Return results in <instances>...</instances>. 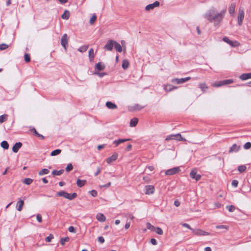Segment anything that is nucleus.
<instances>
[{
  "label": "nucleus",
  "mask_w": 251,
  "mask_h": 251,
  "mask_svg": "<svg viewBox=\"0 0 251 251\" xmlns=\"http://www.w3.org/2000/svg\"><path fill=\"white\" fill-rule=\"evenodd\" d=\"M129 62L127 60H124L122 63V67L124 69H126L129 67Z\"/></svg>",
  "instance_id": "33"
},
{
  "label": "nucleus",
  "mask_w": 251,
  "mask_h": 251,
  "mask_svg": "<svg viewBox=\"0 0 251 251\" xmlns=\"http://www.w3.org/2000/svg\"><path fill=\"white\" fill-rule=\"evenodd\" d=\"M114 47L116 51H117L119 52H121L122 51V46H121V45L119 43H118L116 41H115Z\"/></svg>",
  "instance_id": "23"
},
{
  "label": "nucleus",
  "mask_w": 251,
  "mask_h": 251,
  "mask_svg": "<svg viewBox=\"0 0 251 251\" xmlns=\"http://www.w3.org/2000/svg\"><path fill=\"white\" fill-rule=\"evenodd\" d=\"M1 147L5 150H7L9 148V144L6 141H3L1 143Z\"/></svg>",
  "instance_id": "34"
},
{
  "label": "nucleus",
  "mask_w": 251,
  "mask_h": 251,
  "mask_svg": "<svg viewBox=\"0 0 251 251\" xmlns=\"http://www.w3.org/2000/svg\"><path fill=\"white\" fill-rule=\"evenodd\" d=\"M68 194L67 192L64 191H61L57 193V195L59 197H63L66 199L68 197Z\"/></svg>",
  "instance_id": "28"
},
{
  "label": "nucleus",
  "mask_w": 251,
  "mask_h": 251,
  "mask_svg": "<svg viewBox=\"0 0 251 251\" xmlns=\"http://www.w3.org/2000/svg\"><path fill=\"white\" fill-rule=\"evenodd\" d=\"M73 169V166L72 164H68L66 168V171L68 172L72 171Z\"/></svg>",
  "instance_id": "47"
},
{
  "label": "nucleus",
  "mask_w": 251,
  "mask_h": 251,
  "mask_svg": "<svg viewBox=\"0 0 251 251\" xmlns=\"http://www.w3.org/2000/svg\"><path fill=\"white\" fill-rule=\"evenodd\" d=\"M138 122V119L137 118H133L130 121V126L131 127H135Z\"/></svg>",
  "instance_id": "25"
},
{
  "label": "nucleus",
  "mask_w": 251,
  "mask_h": 251,
  "mask_svg": "<svg viewBox=\"0 0 251 251\" xmlns=\"http://www.w3.org/2000/svg\"><path fill=\"white\" fill-rule=\"evenodd\" d=\"M180 171V168L178 167H176L166 170L165 171V174L168 176H171L177 174Z\"/></svg>",
  "instance_id": "5"
},
{
  "label": "nucleus",
  "mask_w": 251,
  "mask_h": 251,
  "mask_svg": "<svg viewBox=\"0 0 251 251\" xmlns=\"http://www.w3.org/2000/svg\"><path fill=\"white\" fill-rule=\"evenodd\" d=\"M216 228L217 229H225L226 230H227L228 229V227L225 225L217 226H216Z\"/></svg>",
  "instance_id": "49"
},
{
  "label": "nucleus",
  "mask_w": 251,
  "mask_h": 251,
  "mask_svg": "<svg viewBox=\"0 0 251 251\" xmlns=\"http://www.w3.org/2000/svg\"><path fill=\"white\" fill-rule=\"evenodd\" d=\"M98 241L100 243H103L104 242V239L103 237L102 236H100L98 238Z\"/></svg>",
  "instance_id": "60"
},
{
  "label": "nucleus",
  "mask_w": 251,
  "mask_h": 251,
  "mask_svg": "<svg viewBox=\"0 0 251 251\" xmlns=\"http://www.w3.org/2000/svg\"><path fill=\"white\" fill-rule=\"evenodd\" d=\"M181 225L184 226V227H185L186 228H189V229H190L191 230H192V229H193L192 228H191L190 226V225L188 224H186V223H182L181 224Z\"/></svg>",
  "instance_id": "58"
},
{
  "label": "nucleus",
  "mask_w": 251,
  "mask_h": 251,
  "mask_svg": "<svg viewBox=\"0 0 251 251\" xmlns=\"http://www.w3.org/2000/svg\"><path fill=\"white\" fill-rule=\"evenodd\" d=\"M64 172V170H54L52 171V175L53 176H60Z\"/></svg>",
  "instance_id": "27"
},
{
  "label": "nucleus",
  "mask_w": 251,
  "mask_h": 251,
  "mask_svg": "<svg viewBox=\"0 0 251 251\" xmlns=\"http://www.w3.org/2000/svg\"><path fill=\"white\" fill-rule=\"evenodd\" d=\"M50 172L48 169H43L39 172V175L41 176L44 175H47Z\"/></svg>",
  "instance_id": "31"
},
{
  "label": "nucleus",
  "mask_w": 251,
  "mask_h": 251,
  "mask_svg": "<svg viewBox=\"0 0 251 251\" xmlns=\"http://www.w3.org/2000/svg\"><path fill=\"white\" fill-rule=\"evenodd\" d=\"M150 242L151 244H152L153 245H156L157 244V241L156 239L154 238L151 239Z\"/></svg>",
  "instance_id": "61"
},
{
  "label": "nucleus",
  "mask_w": 251,
  "mask_h": 251,
  "mask_svg": "<svg viewBox=\"0 0 251 251\" xmlns=\"http://www.w3.org/2000/svg\"><path fill=\"white\" fill-rule=\"evenodd\" d=\"M226 208L229 212H233L235 209V207L234 205H228L226 206Z\"/></svg>",
  "instance_id": "48"
},
{
  "label": "nucleus",
  "mask_w": 251,
  "mask_h": 251,
  "mask_svg": "<svg viewBox=\"0 0 251 251\" xmlns=\"http://www.w3.org/2000/svg\"><path fill=\"white\" fill-rule=\"evenodd\" d=\"M61 152V150H60V149H56V150L53 151L50 153V155L52 156H56V155H57L59 154Z\"/></svg>",
  "instance_id": "32"
},
{
  "label": "nucleus",
  "mask_w": 251,
  "mask_h": 251,
  "mask_svg": "<svg viewBox=\"0 0 251 251\" xmlns=\"http://www.w3.org/2000/svg\"><path fill=\"white\" fill-rule=\"evenodd\" d=\"M132 149V145L131 144H129L126 148L125 150L127 151H130Z\"/></svg>",
  "instance_id": "62"
},
{
  "label": "nucleus",
  "mask_w": 251,
  "mask_h": 251,
  "mask_svg": "<svg viewBox=\"0 0 251 251\" xmlns=\"http://www.w3.org/2000/svg\"><path fill=\"white\" fill-rule=\"evenodd\" d=\"M8 47V45L5 44H1L0 45V50H2L6 49Z\"/></svg>",
  "instance_id": "51"
},
{
  "label": "nucleus",
  "mask_w": 251,
  "mask_h": 251,
  "mask_svg": "<svg viewBox=\"0 0 251 251\" xmlns=\"http://www.w3.org/2000/svg\"><path fill=\"white\" fill-rule=\"evenodd\" d=\"M171 140H176L177 141H186V139L185 138H183L181 136V134L179 133L169 135L165 139L166 141H170Z\"/></svg>",
  "instance_id": "2"
},
{
  "label": "nucleus",
  "mask_w": 251,
  "mask_h": 251,
  "mask_svg": "<svg viewBox=\"0 0 251 251\" xmlns=\"http://www.w3.org/2000/svg\"><path fill=\"white\" fill-rule=\"evenodd\" d=\"M8 115L7 114H3L0 116V123H2L5 121L7 119Z\"/></svg>",
  "instance_id": "38"
},
{
  "label": "nucleus",
  "mask_w": 251,
  "mask_h": 251,
  "mask_svg": "<svg viewBox=\"0 0 251 251\" xmlns=\"http://www.w3.org/2000/svg\"><path fill=\"white\" fill-rule=\"evenodd\" d=\"M223 40L227 43V44H228L229 45L230 44V43H231V41L230 40L228 37H224L223 39Z\"/></svg>",
  "instance_id": "55"
},
{
  "label": "nucleus",
  "mask_w": 251,
  "mask_h": 251,
  "mask_svg": "<svg viewBox=\"0 0 251 251\" xmlns=\"http://www.w3.org/2000/svg\"><path fill=\"white\" fill-rule=\"evenodd\" d=\"M192 232L197 236H207L210 234V233L202 230L200 228L192 229Z\"/></svg>",
  "instance_id": "4"
},
{
  "label": "nucleus",
  "mask_w": 251,
  "mask_h": 251,
  "mask_svg": "<svg viewBox=\"0 0 251 251\" xmlns=\"http://www.w3.org/2000/svg\"><path fill=\"white\" fill-rule=\"evenodd\" d=\"M88 49V46H81L78 49V51L81 52H85Z\"/></svg>",
  "instance_id": "43"
},
{
  "label": "nucleus",
  "mask_w": 251,
  "mask_h": 251,
  "mask_svg": "<svg viewBox=\"0 0 251 251\" xmlns=\"http://www.w3.org/2000/svg\"><path fill=\"white\" fill-rule=\"evenodd\" d=\"M180 202L177 200L175 201L174 202V204L176 207L179 206L180 205Z\"/></svg>",
  "instance_id": "64"
},
{
  "label": "nucleus",
  "mask_w": 251,
  "mask_h": 251,
  "mask_svg": "<svg viewBox=\"0 0 251 251\" xmlns=\"http://www.w3.org/2000/svg\"><path fill=\"white\" fill-rule=\"evenodd\" d=\"M144 107V106H141V105L139 104H136L134 105L133 107V110H140L142 109H143Z\"/></svg>",
  "instance_id": "35"
},
{
  "label": "nucleus",
  "mask_w": 251,
  "mask_h": 251,
  "mask_svg": "<svg viewBox=\"0 0 251 251\" xmlns=\"http://www.w3.org/2000/svg\"><path fill=\"white\" fill-rule=\"evenodd\" d=\"M191 79L190 77H187L185 78H175L173 79L172 80V82L174 83H176L177 84H182Z\"/></svg>",
  "instance_id": "6"
},
{
  "label": "nucleus",
  "mask_w": 251,
  "mask_h": 251,
  "mask_svg": "<svg viewBox=\"0 0 251 251\" xmlns=\"http://www.w3.org/2000/svg\"><path fill=\"white\" fill-rule=\"evenodd\" d=\"M154 192V187L152 185H147L146 186L145 193L148 195L152 194Z\"/></svg>",
  "instance_id": "13"
},
{
  "label": "nucleus",
  "mask_w": 251,
  "mask_h": 251,
  "mask_svg": "<svg viewBox=\"0 0 251 251\" xmlns=\"http://www.w3.org/2000/svg\"><path fill=\"white\" fill-rule=\"evenodd\" d=\"M251 148V143L249 142H247L244 145V148L246 150H248Z\"/></svg>",
  "instance_id": "50"
},
{
  "label": "nucleus",
  "mask_w": 251,
  "mask_h": 251,
  "mask_svg": "<svg viewBox=\"0 0 251 251\" xmlns=\"http://www.w3.org/2000/svg\"><path fill=\"white\" fill-rule=\"evenodd\" d=\"M89 193L94 197H95L97 196V195H98L97 191L96 190H93L90 191L89 192Z\"/></svg>",
  "instance_id": "53"
},
{
  "label": "nucleus",
  "mask_w": 251,
  "mask_h": 251,
  "mask_svg": "<svg viewBox=\"0 0 251 251\" xmlns=\"http://www.w3.org/2000/svg\"><path fill=\"white\" fill-rule=\"evenodd\" d=\"M22 144L21 142L16 143L12 147V151L16 153L21 148Z\"/></svg>",
  "instance_id": "16"
},
{
  "label": "nucleus",
  "mask_w": 251,
  "mask_h": 251,
  "mask_svg": "<svg viewBox=\"0 0 251 251\" xmlns=\"http://www.w3.org/2000/svg\"><path fill=\"white\" fill-rule=\"evenodd\" d=\"M101 172V169L100 167H98L97 169L96 172L95 173V176H97Z\"/></svg>",
  "instance_id": "63"
},
{
  "label": "nucleus",
  "mask_w": 251,
  "mask_h": 251,
  "mask_svg": "<svg viewBox=\"0 0 251 251\" xmlns=\"http://www.w3.org/2000/svg\"><path fill=\"white\" fill-rule=\"evenodd\" d=\"M69 238L68 237H65V238H61V239L60 240V244L62 245H64L65 244V242L69 241Z\"/></svg>",
  "instance_id": "44"
},
{
  "label": "nucleus",
  "mask_w": 251,
  "mask_h": 251,
  "mask_svg": "<svg viewBox=\"0 0 251 251\" xmlns=\"http://www.w3.org/2000/svg\"><path fill=\"white\" fill-rule=\"evenodd\" d=\"M236 7V3L235 2H232L229 7V13L230 14H232L235 12V9Z\"/></svg>",
  "instance_id": "24"
},
{
  "label": "nucleus",
  "mask_w": 251,
  "mask_h": 251,
  "mask_svg": "<svg viewBox=\"0 0 251 251\" xmlns=\"http://www.w3.org/2000/svg\"><path fill=\"white\" fill-rule=\"evenodd\" d=\"M25 61L26 62H29L30 61V57L29 54L28 53H25L24 55Z\"/></svg>",
  "instance_id": "45"
},
{
  "label": "nucleus",
  "mask_w": 251,
  "mask_h": 251,
  "mask_svg": "<svg viewBox=\"0 0 251 251\" xmlns=\"http://www.w3.org/2000/svg\"><path fill=\"white\" fill-rule=\"evenodd\" d=\"M70 17V12L68 10L64 11V13L62 15L61 18L63 19L68 20Z\"/></svg>",
  "instance_id": "30"
},
{
  "label": "nucleus",
  "mask_w": 251,
  "mask_h": 251,
  "mask_svg": "<svg viewBox=\"0 0 251 251\" xmlns=\"http://www.w3.org/2000/svg\"><path fill=\"white\" fill-rule=\"evenodd\" d=\"M105 105L109 109H115L117 108V105L111 101H107Z\"/></svg>",
  "instance_id": "17"
},
{
  "label": "nucleus",
  "mask_w": 251,
  "mask_h": 251,
  "mask_svg": "<svg viewBox=\"0 0 251 251\" xmlns=\"http://www.w3.org/2000/svg\"><path fill=\"white\" fill-rule=\"evenodd\" d=\"M240 146H238L236 144H234L232 145V146L230 148L229 150L228 151L229 153H232L234 152H237L240 149Z\"/></svg>",
  "instance_id": "12"
},
{
  "label": "nucleus",
  "mask_w": 251,
  "mask_h": 251,
  "mask_svg": "<svg viewBox=\"0 0 251 251\" xmlns=\"http://www.w3.org/2000/svg\"><path fill=\"white\" fill-rule=\"evenodd\" d=\"M96 19H97V16L95 14L93 15L90 20V21H89L90 24L93 25L96 21Z\"/></svg>",
  "instance_id": "42"
},
{
  "label": "nucleus",
  "mask_w": 251,
  "mask_h": 251,
  "mask_svg": "<svg viewBox=\"0 0 251 251\" xmlns=\"http://www.w3.org/2000/svg\"><path fill=\"white\" fill-rule=\"evenodd\" d=\"M96 218L100 222H104L106 220L105 216L103 214L100 213H99L97 214Z\"/></svg>",
  "instance_id": "18"
},
{
  "label": "nucleus",
  "mask_w": 251,
  "mask_h": 251,
  "mask_svg": "<svg viewBox=\"0 0 251 251\" xmlns=\"http://www.w3.org/2000/svg\"><path fill=\"white\" fill-rule=\"evenodd\" d=\"M146 227L148 229L153 231L155 230V227L152 226L150 223H147L146 224Z\"/></svg>",
  "instance_id": "40"
},
{
  "label": "nucleus",
  "mask_w": 251,
  "mask_h": 251,
  "mask_svg": "<svg viewBox=\"0 0 251 251\" xmlns=\"http://www.w3.org/2000/svg\"><path fill=\"white\" fill-rule=\"evenodd\" d=\"M159 4H160V3L159 1H156L154 2H153V3L147 5L145 8V9L147 11H149L151 9H153L155 7H158L159 5Z\"/></svg>",
  "instance_id": "11"
},
{
  "label": "nucleus",
  "mask_w": 251,
  "mask_h": 251,
  "mask_svg": "<svg viewBox=\"0 0 251 251\" xmlns=\"http://www.w3.org/2000/svg\"><path fill=\"white\" fill-rule=\"evenodd\" d=\"M88 56H89V58L90 61L91 62L93 60L94 56H95L94 50L93 49H91L89 50Z\"/></svg>",
  "instance_id": "26"
},
{
  "label": "nucleus",
  "mask_w": 251,
  "mask_h": 251,
  "mask_svg": "<svg viewBox=\"0 0 251 251\" xmlns=\"http://www.w3.org/2000/svg\"><path fill=\"white\" fill-rule=\"evenodd\" d=\"M130 140V139H119L117 140L114 141L113 144L115 145V147H117L119 144Z\"/></svg>",
  "instance_id": "19"
},
{
  "label": "nucleus",
  "mask_w": 251,
  "mask_h": 251,
  "mask_svg": "<svg viewBox=\"0 0 251 251\" xmlns=\"http://www.w3.org/2000/svg\"><path fill=\"white\" fill-rule=\"evenodd\" d=\"M247 169V167L245 165H240L238 167V170L240 172V173H242V172H244V171H245V170H246Z\"/></svg>",
  "instance_id": "41"
},
{
  "label": "nucleus",
  "mask_w": 251,
  "mask_h": 251,
  "mask_svg": "<svg viewBox=\"0 0 251 251\" xmlns=\"http://www.w3.org/2000/svg\"><path fill=\"white\" fill-rule=\"evenodd\" d=\"M36 219H37V220L38 221V222H39V223H41L42 222V218L41 215H40V214H38L37 215Z\"/></svg>",
  "instance_id": "56"
},
{
  "label": "nucleus",
  "mask_w": 251,
  "mask_h": 251,
  "mask_svg": "<svg viewBox=\"0 0 251 251\" xmlns=\"http://www.w3.org/2000/svg\"><path fill=\"white\" fill-rule=\"evenodd\" d=\"M68 230L69 232H73V233H75V228H74V226H70L69 228H68Z\"/></svg>",
  "instance_id": "57"
},
{
  "label": "nucleus",
  "mask_w": 251,
  "mask_h": 251,
  "mask_svg": "<svg viewBox=\"0 0 251 251\" xmlns=\"http://www.w3.org/2000/svg\"><path fill=\"white\" fill-rule=\"evenodd\" d=\"M226 12V8L218 12L216 8L212 7L207 10L203 16L209 22L213 23L215 27H219L225 17Z\"/></svg>",
  "instance_id": "1"
},
{
  "label": "nucleus",
  "mask_w": 251,
  "mask_h": 251,
  "mask_svg": "<svg viewBox=\"0 0 251 251\" xmlns=\"http://www.w3.org/2000/svg\"><path fill=\"white\" fill-rule=\"evenodd\" d=\"M86 182V181L85 180H81L79 179H78L76 181V184L78 187H82V186H83L85 185Z\"/></svg>",
  "instance_id": "29"
},
{
  "label": "nucleus",
  "mask_w": 251,
  "mask_h": 251,
  "mask_svg": "<svg viewBox=\"0 0 251 251\" xmlns=\"http://www.w3.org/2000/svg\"><path fill=\"white\" fill-rule=\"evenodd\" d=\"M52 239H53V235L52 234H50L49 236L46 238L45 241L47 242H50Z\"/></svg>",
  "instance_id": "46"
},
{
  "label": "nucleus",
  "mask_w": 251,
  "mask_h": 251,
  "mask_svg": "<svg viewBox=\"0 0 251 251\" xmlns=\"http://www.w3.org/2000/svg\"><path fill=\"white\" fill-rule=\"evenodd\" d=\"M200 88L201 89L203 92H205V90L207 89V86L205 83H201L199 85Z\"/></svg>",
  "instance_id": "39"
},
{
  "label": "nucleus",
  "mask_w": 251,
  "mask_h": 251,
  "mask_svg": "<svg viewBox=\"0 0 251 251\" xmlns=\"http://www.w3.org/2000/svg\"><path fill=\"white\" fill-rule=\"evenodd\" d=\"M105 68V66L104 64L101 62H98L96 65L95 68L98 71H102Z\"/></svg>",
  "instance_id": "21"
},
{
  "label": "nucleus",
  "mask_w": 251,
  "mask_h": 251,
  "mask_svg": "<svg viewBox=\"0 0 251 251\" xmlns=\"http://www.w3.org/2000/svg\"><path fill=\"white\" fill-rule=\"evenodd\" d=\"M153 231H155L157 234L159 235H162L163 233L162 229L159 227H155V230Z\"/></svg>",
  "instance_id": "37"
},
{
  "label": "nucleus",
  "mask_w": 251,
  "mask_h": 251,
  "mask_svg": "<svg viewBox=\"0 0 251 251\" xmlns=\"http://www.w3.org/2000/svg\"><path fill=\"white\" fill-rule=\"evenodd\" d=\"M229 45H230L231 47H235L238 46L239 45V43L238 42H237L236 41H231V43H230V44H229Z\"/></svg>",
  "instance_id": "52"
},
{
  "label": "nucleus",
  "mask_w": 251,
  "mask_h": 251,
  "mask_svg": "<svg viewBox=\"0 0 251 251\" xmlns=\"http://www.w3.org/2000/svg\"><path fill=\"white\" fill-rule=\"evenodd\" d=\"M177 88L176 86H174L172 85H167L165 86L164 89L166 91H171Z\"/></svg>",
  "instance_id": "22"
},
{
  "label": "nucleus",
  "mask_w": 251,
  "mask_h": 251,
  "mask_svg": "<svg viewBox=\"0 0 251 251\" xmlns=\"http://www.w3.org/2000/svg\"><path fill=\"white\" fill-rule=\"evenodd\" d=\"M240 78L242 80H245L251 78V73L242 74L240 76Z\"/></svg>",
  "instance_id": "20"
},
{
  "label": "nucleus",
  "mask_w": 251,
  "mask_h": 251,
  "mask_svg": "<svg viewBox=\"0 0 251 251\" xmlns=\"http://www.w3.org/2000/svg\"><path fill=\"white\" fill-rule=\"evenodd\" d=\"M190 176L192 178L195 179L196 181L199 180L201 178V176L197 174L195 169H193L191 171Z\"/></svg>",
  "instance_id": "9"
},
{
  "label": "nucleus",
  "mask_w": 251,
  "mask_h": 251,
  "mask_svg": "<svg viewBox=\"0 0 251 251\" xmlns=\"http://www.w3.org/2000/svg\"><path fill=\"white\" fill-rule=\"evenodd\" d=\"M115 41L112 40H109L106 43L104 47V49L106 50L111 51L112 50L114 45Z\"/></svg>",
  "instance_id": "7"
},
{
  "label": "nucleus",
  "mask_w": 251,
  "mask_h": 251,
  "mask_svg": "<svg viewBox=\"0 0 251 251\" xmlns=\"http://www.w3.org/2000/svg\"><path fill=\"white\" fill-rule=\"evenodd\" d=\"M233 80L232 79H226L221 81H219L218 83L215 84V86L217 87H220L222 85H225L228 84H231L233 83Z\"/></svg>",
  "instance_id": "10"
},
{
  "label": "nucleus",
  "mask_w": 251,
  "mask_h": 251,
  "mask_svg": "<svg viewBox=\"0 0 251 251\" xmlns=\"http://www.w3.org/2000/svg\"><path fill=\"white\" fill-rule=\"evenodd\" d=\"M238 184V181L237 180H233L232 181L231 185L234 187H237Z\"/></svg>",
  "instance_id": "54"
},
{
  "label": "nucleus",
  "mask_w": 251,
  "mask_h": 251,
  "mask_svg": "<svg viewBox=\"0 0 251 251\" xmlns=\"http://www.w3.org/2000/svg\"><path fill=\"white\" fill-rule=\"evenodd\" d=\"M68 36L66 34H64L62 36L61 39V44L64 47L65 50H67L66 46L68 44Z\"/></svg>",
  "instance_id": "8"
},
{
  "label": "nucleus",
  "mask_w": 251,
  "mask_h": 251,
  "mask_svg": "<svg viewBox=\"0 0 251 251\" xmlns=\"http://www.w3.org/2000/svg\"><path fill=\"white\" fill-rule=\"evenodd\" d=\"M24 205V201L20 199L17 202L16 204V209L18 211H22L23 206Z\"/></svg>",
  "instance_id": "15"
},
{
  "label": "nucleus",
  "mask_w": 251,
  "mask_h": 251,
  "mask_svg": "<svg viewBox=\"0 0 251 251\" xmlns=\"http://www.w3.org/2000/svg\"><path fill=\"white\" fill-rule=\"evenodd\" d=\"M118 157V154L117 153H114L113 155L107 158L106 159V162L108 164H110L113 161H115Z\"/></svg>",
  "instance_id": "14"
},
{
  "label": "nucleus",
  "mask_w": 251,
  "mask_h": 251,
  "mask_svg": "<svg viewBox=\"0 0 251 251\" xmlns=\"http://www.w3.org/2000/svg\"><path fill=\"white\" fill-rule=\"evenodd\" d=\"M245 12L244 9L242 7H240L239 9V13L238 15V24L239 25H241L244 18Z\"/></svg>",
  "instance_id": "3"
},
{
  "label": "nucleus",
  "mask_w": 251,
  "mask_h": 251,
  "mask_svg": "<svg viewBox=\"0 0 251 251\" xmlns=\"http://www.w3.org/2000/svg\"><path fill=\"white\" fill-rule=\"evenodd\" d=\"M95 74L99 75V76L100 77H103L104 75H106V73H99V72H97V73H95Z\"/></svg>",
  "instance_id": "59"
},
{
  "label": "nucleus",
  "mask_w": 251,
  "mask_h": 251,
  "mask_svg": "<svg viewBox=\"0 0 251 251\" xmlns=\"http://www.w3.org/2000/svg\"><path fill=\"white\" fill-rule=\"evenodd\" d=\"M32 181L33 180L31 178H26L24 180L23 182L26 185H30L32 182Z\"/></svg>",
  "instance_id": "36"
}]
</instances>
